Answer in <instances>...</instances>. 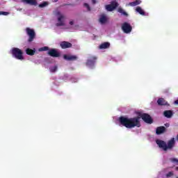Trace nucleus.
Masks as SVG:
<instances>
[{"label":"nucleus","instance_id":"nucleus-1","mask_svg":"<svg viewBox=\"0 0 178 178\" xmlns=\"http://www.w3.org/2000/svg\"><path fill=\"white\" fill-rule=\"evenodd\" d=\"M119 122L122 126L127 129H134V127H141V122H140V117L127 118L120 117Z\"/></svg>","mask_w":178,"mask_h":178},{"label":"nucleus","instance_id":"nucleus-2","mask_svg":"<svg viewBox=\"0 0 178 178\" xmlns=\"http://www.w3.org/2000/svg\"><path fill=\"white\" fill-rule=\"evenodd\" d=\"M11 54L15 59H18L19 60H23L24 57L23 56V51L17 47H13L11 49Z\"/></svg>","mask_w":178,"mask_h":178},{"label":"nucleus","instance_id":"nucleus-3","mask_svg":"<svg viewBox=\"0 0 178 178\" xmlns=\"http://www.w3.org/2000/svg\"><path fill=\"white\" fill-rule=\"evenodd\" d=\"M26 34L29 37L28 39V42H33L34 38H35V31L33 29L26 28Z\"/></svg>","mask_w":178,"mask_h":178},{"label":"nucleus","instance_id":"nucleus-4","mask_svg":"<svg viewBox=\"0 0 178 178\" xmlns=\"http://www.w3.org/2000/svg\"><path fill=\"white\" fill-rule=\"evenodd\" d=\"M139 116L148 124H152L154 123V120H152V118L148 113L139 114Z\"/></svg>","mask_w":178,"mask_h":178},{"label":"nucleus","instance_id":"nucleus-5","mask_svg":"<svg viewBox=\"0 0 178 178\" xmlns=\"http://www.w3.org/2000/svg\"><path fill=\"white\" fill-rule=\"evenodd\" d=\"M122 30L125 33V34H129V33H131V31L133 30V27H131V25L127 22H124L122 25Z\"/></svg>","mask_w":178,"mask_h":178},{"label":"nucleus","instance_id":"nucleus-6","mask_svg":"<svg viewBox=\"0 0 178 178\" xmlns=\"http://www.w3.org/2000/svg\"><path fill=\"white\" fill-rule=\"evenodd\" d=\"M119 6V4L116 1H111V4L106 6V9L108 12H112L115 10V9L117 8V7Z\"/></svg>","mask_w":178,"mask_h":178},{"label":"nucleus","instance_id":"nucleus-7","mask_svg":"<svg viewBox=\"0 0 178 178\" xmlns=\"http://www.w3.org/2000/svg\"><path fill=\"white\" fill-rule=\"evenodd\" d=\"M156 144H157L159 148H161L164 151H168V145L164 140L157 139L156 140Z\"/></svg>","mask_w":178,"mask_h":178},{"label":"nucleus","instance_id":"nucleus-8","mask_svg":"<svg viewBox=\"0 0 178 178\" xmlns=\"http://www.w3.org/2000/svg\"><path fill=\"white\" fill-rule=\"evenodd\" d=\"M97 62V57L96 56H92L89 59H88L86 62V66H88V67H92Z\"/></svg>","mask_w":178,"mask_h":178},{"label":"nucleus","instance_id":"nucleus-9","mask_svg":"<svg viewBox=\"0 0 178 178\" xmlns=\"http://www.w3.org/2000/svg\"><path fill=\"white\" fill-rule=\"evenodd\" d=\"M47 54L49 56H52V58H59L60 56V53L58 52L55 49H50Z\"/></svg>","mask_w":178,"mask_h":178},{"label":"nucleus","instance_id":"nucleus-10","mask_svg":"<svg viewBox=\"0 0 178 178\" xmlns=\"http://www.w3.org/2000/svg\"><path fill=\"white\" fill-rule=\"evenodd\" d=\"M77 58H78L77 56H73V55H70V54H64L63 55V59H65V60H68L70 62L77 60Z\"/></svg>","mask_w":178,"mask_h":178},{"label":"nucleus","instance_id":"nucleus-11","mask_svg":"<svg viewBox=\"0 0 178 178\" xmlns=\"http://www.w3.org/2000/svg\"><path fill=\"white\" fill-rule=\"evenodd\" d=\"M175 144H176V141L175 140V138H172L168 142L167 151H168V149H172L173 148V147H175Z\"/></svg>","mask_w":178,"mask_h":178},{"label":"nucleus","instance_id":"nucleus-12","mask_svg":"<svg viewBox=\"0 0 178 178\" xmlns=\"http://www.w3.org/2000/svg\"><path fill=\"white\" fill-rule=\"evenodd\" d=\"M63 19H65V17L63 15H60L58 17V23L56 24V26H57V27L65 26V21H63Z\"/></svg>","mask_w":178,"mask_h":178},{"label":"nucleus","instance_id":"nucleus-13","mask_svg":"<svg viewBox=\"0 0 178 178\" xmlns=\"http://www.w3.org/2000/svg\"><path fill=\"white\" fill-rule=\"evenodd\" d=\"M60 45L63 49H66L67 48H72V43H70L69 42H66V41L62 42Z\"/></svg>","mask_w":178,"mask_h":178},{"label":"nucleus","instance_id":"nucleus-14","mask_svg":"<svg viewBox=\"0 0 178 178\" xmlns=\"http://www.w3.org/2000/svg\"><path fill=\"white\" fill-rule=\"evenodd\" d=\"M165 131H166V128L163 126L159 127L156 129V134H157L158 136H159L160 134H163V133H164Z\"/></svg>","mask_w":178,"mask_h":178},{"label":"nucleus","instance_id":"nucleus-15","mask_svg":"<svg viewBox=\"0 0 178 178\" xmlns=\"http://www.w3.org/2000/svg\"><path fill=\"white\" fill-rule=\"evenodd\" d=\"M110 47L111 43L109 42H104L99 45V49H108Z\"/></svg>","mask_w":178,"mask_h":178},{"label":"nucleus","instance_id":"nucleus-16","mask_svg":"<svg viewBox=\"0 0 178 178\" xmlns=\"http://www.w3.org/2000/svg\"><path fill=\"white\" fill-rule=\"evenodd\" d=\"M157 104L160 106H163L168 105V102H166L165 99L163 98H159L157 100Z\"/></svg>","mask_w":178,"mask_h":178},{"label":"nucleus","instance_id":"nucleus-17","mask_svg":"<svg viewBox=\"0 0 178 178\" xmlns=\"http://www.w3.org/2000/svg\"><path fill=\"white\" fill-rule=\"evenodd\" d=\"M163 115L168 119H170L173 116V112L170 110H167L163 112Z\"/></svg>","mask_w":178,"mask_h":178},{"label":"nucleus","instance_id":"nucleus-18","mask_svg":"<svg viewBox=\"0 0 178 178\" xmlns=\"http://www.w3.org/2000/svg\"><path fill=\"white\" fill-rule=\"evenodd\" d=\"M25 52L26 54V55H29L30 56H33V55L35 54V49H30V48H27L25 50Z\"/></svg>","mask_w":178,"mask_h":178},{"label":"nucleus","instance_id":"nucleus-19","mask_svg":"<svg viewBox=\"0 0 178 178\" xmlns=\"http://www.w3.org/2000/svg\"><path fill=\"white\" fill-rule=\"evenodd\" d=\"M24 3H28V5H37L36 0H21Z\"/></svg>","mask_w":178,"mask_h":178},{"label":"nucleus","instance_id":"nucleus-20","mask_svg":"<svg viewBox=\"0 0 178 178\" xmlns=\"http://www.w3.org/2000/svg\"><path fill=\"white\" fill-rule=\"evenodd\" d=\"M136 11L139 14L142 15V16H145V12H144L143 9L141 7L138 6L136 8Z\"/></svg>","mask_w":178,"mask_h":178},{"label":"nucleus","instance_id":"nucleus-21","mask_svg":"<svg viewBox=\"0 0 178 178\" xmlns=\"http://www.w3.org/2000/svg\"><path fill=\"white\" fill-rule=\"evenodd\" d=\"M141 3L140 0H136L134 2H130L128 5L129 6H137V5H140Z\"/></svg>","mask_w":178,"mask_h":178},{"label":"nucleus","instance_id":"nucleus-22","mask_svg":"<svg viewBox=\"0 0 178 178\" xmlns=\"http://www.w3.org/2000/svg\"><path fill=\"white\" fill-rule=\"evenodd\" d=\"M106 16L105 15H101L100 18H99V22L102 24H104L105 23H106Z\"/></svg>","mask_w":178,"mask_h":178},{"label":"nucleus","instance_id":"nucleus-23","mask_svg":"<svg viewBox=\"0 0 178 178\" xmlns=\"http://www.w3.org/2000/svg\"><path fill=\"white\" fill-rule=\"evenodd\" d=\"M118 12H119V13H121V15H123V16H129V14H127L126 11H124V10H123V8H118Z\"/></svg>","mask_w":178,"mask_h":178},{"label":"nucleus","instance_id":"nucleus-24","mask_svg":"<svg viewBox=\"0 0 178 178\" xmlns=\"http://www.w3.org/2000/svg\"><path fill=\"white\" fill-rule=\"evenodd\" d=\"M49 5V3L48 1H43L42 3L39 4L40 8H45Z\"/></svg>","mask_w":178,"mask_h":178},{"label":"nucleus","instance_id":"nucleus-25","mask_svg":"<svg viewBox=\"0 0 178 178\" xmlns=\"http://www.w3.org/2000/svg\"><path fill=\"white\" fill-rule=\"evenodd\" d=\"M49 70L51 73H55V72L58 70V66L55 65V66L51 67Z\"/></svg>","mask_w":178,"mask_h":178},{"label":"nucleus","instance_id":"nucleus-26","mask_svg":"<svg viewBox=\"0 0 178 178\" xmlns=\"http://www.w3.org/2000/svg\"><path fill=\"white\" fill-rule=\"evenodd\" d=\"M170 162H172V163H175V165H178V159L176 158H171L170 159Z\"/></svg>","mask_w":178,"mask_h":178},{"label":"nucleus","instance_id":"nucleus-27","mask_svg":"<svg viewBox=\"0 0 178 178\" xmlns=\"http://www.w3.org/2000/svg\"><path fill=\"white\" fill-rule=\"evenodd\" d=\"M3 15V16H8L9 15V12L0 11V16Z\"/></svg>","mask_w":178,"mask_h":178},{"label":"nucleus","instance_id":"nucleus-28","mask_svg":"<svg viewBox=\"0 0 178 178\" xmlns=\"http://www.w3.org/2000/svg\"><path fill=\"white\" fill-rule=\"evenodd\" d=\"M83 6H85V8H86L88 9V10L90 12V10H91V8L90 7V5L87 3H85L83 4Z\"/></svg>","mask_w":178,"mask_h":178},{"label":"nucleus","instance_id":"nucleus-29","mask_svg":"<svg viewBox=\"0 0 178 178\" xmlns=\"http://www.w3.org/2000/svg\"><path fill=\"white\" fill-rule=\"evenodd\" d=\"M49 49V47H43L39 49V51H48Z\"/></svg>","mask_w":178,"mask_h":178},{"label":"nucleus","instance_id":"nucleus-30","mask_svg":"<svg viewBox=\"0 0 178 178\" xmlns=\"http://www.w3.org/2000/svg\"><path fill=\"white\" fill-rule=\"evenodd\" d=\"M166 176H167L168 177H170L171 176H173V172H169L166 175Z\"/></svg>","mask_w":178,"mask_h":178},{"label":"nucleus","instance_id":"nucleus-31","mask_svg":"<svg viewBox=\"0 0 178 178\" xmlns=\"http://www.w3.org/2000/svg\"><path fill=\"white\" fill-rule=\"evenodd\" d=\"M92 3L95 5V3H97V0H92Z\"/></svg>","mask_w":178,"mask_h":178},{"label":"nucleus","instance_id":"nucleus-32","mask_svg":"<svg viewBox=\"0 0 178 178\" xmlns=\"http://www.w3.org/2000/svg\"><path fill=\"white\" fill-rule=\"evenodd\" d=\"M70 26H73V24H74V22L73 21H70Z\"/></svg>","mask_w":178,"mask_h":178},{"label":"nucleus","instance_id":"nucleus-33","mask_svg":"<svg viewBox=\"0 0 178 178\" xmlns=\"http://www.w3.org/2000/svg\"><path fill=\"white\" fill-rule=\"evenodd\" d=\"M175 104H176L177 105H178V99L175 102Z\"/></svg>","mask_w":178,"mask_h":178},{"label":"nucleus","instance_id":"nucleus-34","mask_svg":"<svg viewBox=\"0 0 178 178\" xmlns=\"http://www.w3.org/2000/svg\"><path fill=\"white\" fill-rule=\"evenodd\" d=\"M175 170L178 171V167H176Z\"/></svg>","mask_w":178,"mask_h":178}]
</instances>
